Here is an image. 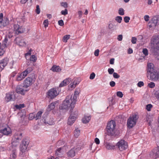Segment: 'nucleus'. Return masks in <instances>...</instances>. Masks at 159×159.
Here are the masks:
<instances>
[{
  "label": "nucleus",
  "instance_id": "nucleus-32",
  "mask_svg": "<svg viewBox=\"0 0 159 159\" xmlns=\"http://www.w3.org/2000/svg\"><path fill=\"white\" fill-rule=\"evenodd\" d=\"M70 35H66L64 36L63 38L62 41L64 42H66L67 40L70 39Z\"/></svg>",
  "mask_w": 159,
  "mask_h": 159
},
{
  "label": "nucleus",
  "instance_id": "nucleus-45",
  "mask_svg": "<svg viewBox=\"0 0 159 159\" xmlns=\"http://www.w3.org/2000/svg\"><path fill=\"white\" fill-rule=\"evenodd\" d=\"M43 24L45 28L47 27L48 24V20L47 19L43 21Z\"/></svg>",
  "mask_w": 159,
  "mask_h": 159
},
{
  "label": "nucleus",
  "instance_id": "nucleus-55",
  "mask_svg": "<svg viewBox=\"0 0 159 159\" xmlns=\"http://www.w3.org/2000/svg\"><path fill=\"white\" fill-rule=\"evenodd\" d=\"M144 83L143 81H139L137 84V86L139 87H141L144 85Z\"/></svg>",
  "mask_w": 159,
  "mask_h": 159
},
{
  "label": "nucleus",
  "instance_id": "nucleus-43",
  "mask_svg": "<svg viewBox=\"0 0 159 159\" xmlns=\"http://www.w3.org/2000/svg\"><path fill=\"white\" fill-rule=\"evenodd\" d=\"M34 118H35V116L34 114L33 113L30 114L29 117V120H31Z\"/></svg>",
  "mask_w": 159,
  "mask_h": 159
},
{
  "label": "nucleus",
  "instance_id": "nucleus-17",
  "mask_svg": "<svg viewBox=\"0 0 159 159\" xmlns=\"http://www.w3.org/2000/svg\"><path fill=\"white\" fill-rule=\"evenodd\" d=\"M66 147L63 146V147L60 148L56 150L55 152V154L57 156H61L63 155V152L65 151Z\"/></svg>",
  "mask_w": 159,
  "mask_h": 159
},
{
  "label": "nucleus",
  "instance_id": "nucleus-20",
  "mask_svg": "<svg viewBox=\"0 0 159 159\" xmlns=\"http://www.w3.org/2000/svg\"><path fill=\"white\" fill-rule=\"evenodd\" d=\"M155 70L153 64L151 63H148L147 74Z\"/></svg>",
  "mask_w": 159,
  "mask_h": 159
},
{
  "label": "nucleus",
  "instance_id": "nucleus-12",
  "mask_svg": "<svg viewBox=\"0 0 159 159\" xmlns=\"http://www.w3.org/2000/svg\"><path fill=\"white\" fill-rule=\"evenodd\" d=\"M151 80L156 81L159 80V73L156 70L147 74Z\"/></svg>",
  "mask_w": 159,
  "mask_h": 159
},
{
  "label": "nucleus",
  "instance_id": "nucleus-57",
  "mask_svg": "<svg viewBox=\"0 0 159 159\" xmlns=\"http://www.w3.org/2000/svg\"><path fill=\"white\" fill-rule=\"evenodd\" d=\"M61 6L64 8H67V4L66 2H62L61 3Z\"/></svg>",
  "mask_w": 159,
  "mask_h": 159
},
{
  "label": "nucleus",
  "instance_id": "nucleus-31",
  "mask_svg": "<svg viewBox=\"0 0 159 159\" xmlns=\"http://www.w3.org/2000/svg\"><path fill=\"white\" fill-rule=\"evenodd\" d=\"M47 123L50 125H53L54 124V120L53 118H50L49 120H48Z\"/></svg>",
  "mask_w": 159,
  "mask_h": 159
},
{
  "label": "nucleus",
  "instance_id": "nucleus-54",
  "mask_svg": "<svg viewBox=\"0 0 159 159\" xmlns=\"http://www.w3.org/2000/svg\"><path fill=\"white\" fill-rule=\"evenodd\" d=\"M13 35V31H10L9 32L8 35L7 36V37H8L9 38H11L12 37Z\"/></svg>",
  "mask_w": 159,
  "mask_h": 159
},
{
  "label": "nucleus",
  "instance_id": "nucleus-38",
  "mask_svg": "<svg viewBox=\"0 0 159 159\" xmlns=\"http://www.w3.org/2000/svg\"><path fill=\"white\" fill-rule=\"evenodd\" d=\"M3 15L2 13L0 14V28L2 25V20H3Z\"/></svg>",
  "mask_w": 159,
  "mask_h": 159
},
{
  "label": "nucleus",
  "instance_id": "nucleus-8",
  "mask_svg": "<svg viewBox=\"0 0 159 159\" xmlns=\"http://www.w3.org/2000/svg\"><path fill=\"white\" fill-rule=\"evenodd\" d=\"M78 112L77 111H72L67 121V124L69 125H71L75 121L77 117Z\"/></svg>",
  "mask_w": 159,
  "mask_h": 159
},
{
  "label": "nucleus",
  "instance_id": "nucleus-49",
  "mask_svg": "<svg viewBox=\"0 0 159 159\" xmlns=\"http://www.w3.org/2000/svg\"><path fill=\"white\" fill-rule=\"evenodd\" d=\"M16 156V155L15 152H13L10 155V157L11 159H15Z\"/></svg>",
  "mask_w": 159,
  "mask_h": 159
},
{
  "label": "nucleus",
  "instance_id": "nucleus-27",
  "mask_svg": "<svg viewBox=\"0 0 159 159\" xmlns=\"http://www.w3.org/2000/svg\"><path fill=\"white\" fill-rule=\"evenodd\" d=\"M14 95L11 93H8L6 94V96L5 98V101L7 102H8L11 100Z\"/></svg>",
  "mask_w": 159,
  "mask_h": 159
},
{
  "label": "nucleus",
  "instance_id": "nucleus-51",
  "mask_svg": "<svg viewBox=\"0 0 159 159\" xmlns=\"http://www.w3.org/2000/svg\"><path fill=\"white\" fill-rule=\"evenodd\" d=\"M115 25H113L112 23H110L108 25V28L110 29H114L115 28Z\"/></svg>",
  "mask_w": 159,
  "mask_h": 159
},
{
  "label": "nucleus",
  "instance_id": "nucleus-11",
  "mask_svg": "<svg viewBox=\"0 0 159 159\" xmlns=\"http://www.w3.org/2000/svg\"><path fill=\"white\" fill-rule=\"evenodd\" d=\"M116 146L118 147L119 150L121 151L125 150L128 147L127 143L122 140L116 143Z\"/></svg>",
  "mask_w": 159,
  "mask_h": 159
},
{
  "label": "nucleus",
  "instance_id": "nucleus-46",
  "mask_svg": "<svg viewBox=\"0 0 159 159\" xmlns=\"http://www.w3.org/2000/svg\"><path fill=\"white\" fill-rule=\"evenodd\" d=\"M116 95L118 97H119L120 98H121L123 97V95L122 92L120 91H118L117 92Z\"/></svg>",
  "mask_w": 159,
  "mask_h": 159
},
{
  "label": "nucleus",
  "instance_id": "nucleus-16",
  "mask_svg": "<svg viewBox=\"0 0 159 159\" xmlns=\"http://www.w3.org/2000/svg\"><path fill=\"white\" fill-rule=\"evenodd\" d=\"M150 156L154 158L159 157V146L156 149L153 150L150 153Z\"/></svg>",
  "mask_w": 159,
  "mask_h": 159
},
{
  "label": "nucleus",
  "instance_id": "nucleus-9",
  "mask_svg": "<svg viewBox=\"0 0 159 159\" xmlns=\"http://www.w3.org/2000/svg\"><path fill=\"white\" fill-rule=\"evenodd\" d=\"M59 93L57 89L53 88L50 89L47 93V97L50 99H53L58 95Z\"/></svg>",
  "mask_w": 159,
  "mask_h": 159
},
{
  "label": "nucleus",
  "instance_id": "nucleus-23",
  "mask_svg": "<svg viewBox=\"0 0 159 159\" xmlns=\"http://www.w3.org/2000/svg\"><path fill=\"white\" fill-rule=\"evenodd\" d=\"M14 28L16 30V33H22L24 31V29L21 27H20L18 25H14Z\"/></svg>",
  "mask_w": 159,
  "mask_h": 159
},
{
  "label": "nucleus",
  "instance_id": "nucleus-50",
  "mask_svg": "<svg viewBox=\"0 0 159 159\" xmlns=\"http://www.w3.org/2000/svg\"><path fill=\"white\" fill-rule=\"evenodd\" d=\"M114 70L113 68H109L108 70V72L109 74H112L114 73Z\"/></svg>",
  "mask_w": 159,
  "mask_h": 159
},
{
  "label": "nucleus",
  "instance_id": "nucleus-64",
  "mask_svg": "<svg viewBox=\"0 0 159 159\" xmlns=\"http://www.w3.org/2000/svg\"><path fill=\"white\" fill-rule=\"evenodd\" d=\"M110 85L112 87H114L116 85L115 82L114 81H111L110 82Z\"/></svg>",
  "mask_w": 159,
  "mask_h": 159
},
{
  "label": "nucleus",
  "instance_id": "nucleus-41",
  "mask_svg": "<svg viewBox=\"0 0 159 159\" xmlns=\"http://www.w3.org/2000/svg\"><path fill=\"white\" fill-rule=\"evenodd\" d=\"M6 50L4 48H0V56H2L3 55L5 52Z\"/></svg>",
  "mask_w": 159,
  "mask_h": 159
},
{
  "label": "nucleus",
  "instance_id": "nucleus-25",
  "mask_svg": "<svg viewBox=\"0 0 159 159\" xmlns=\"http://www.w3.org/2000/svg\"><path fill=\"white\" fill-rule=\"evenodd\" d=\"M153 26L154 28L159 24V20L157 17H153L151 20Z\"/></svg>",
  "mask_w": 159,
  "mask_h": 159
},
{
  "label": "nucleus",
  "instance_id": "nucleus-61",
  "mask_svg": "<svg viewBox=\"0 0 159 159\" xmlns=\"http://www.w3.org/2000/svg\"><path fill=\"white\" fill-rule=\"evenodd\" d=\"M136 42V38L135 37H133L131 39V42L133 44H135Z\"/></svg>",
  "mask_w": 159,
  "mask_h": 159
},
{
  "label": "nucleus",
  "instance_id": "nucleus-60",
  "mask_svg": "<svg viewBox=\"0 0 159 159\" xmlns=\"http://www.w3.org/2000/svg\"><path fill=\"white\" fill-rule=\"evenodd\" d=\"M58 24L61 26H63L64 25L63 21L62 20L58 21Z\"/></svg>",
  "mask_w": 159,
  "mask_h": 159
},
{
  "label": "nucleus",
  "instance_id": "nucleus-29",
  "mask_svg": "<svg viewBox=\"0 0 159 159\" xmlns=\"http://www.w3.org/2000/svg\"><path fill=\"white\" fill-rule=\"evenodd\" d=\"M55 107V103L52 102L48 106L47 108V110L48 111H50L54 109Z\"/></svg>",
  "mask_w": 159,
  "mask_h": 159
},
{
  "label": "nucleus",
  "instance_id": "nucleus-30",
  "mask_svg": "<svg viewBox=\"0 0 159 159\" xmlns=\"http://www.w3.org/2000/svg\"><path fill=\"white\" fill-rule=\"evenodd\" d=\"M80 134V130L78 129H75L74 132V135L75 137H78Z\"/></svg>",
  "mask_w": 159,
  "mask_h": 159
},
{
  "label": "nucleus",
  "instance_id": "nucleus-26",
  "mask_svg": "<svg viewBox=\"0 0 159 159\" xmlns=\"http://www.w3.org/2000/svg\"><path fill=\"white\" fill-rule=\"evenodd\" d=\"M91 119V116L89 115H85L82 119L83 123L86 124L88 123Z\"/></svg>",
  "mask_w": 159,
  "mask_h": 159
},
{
  "label": "nucleus",
  "instance_id": "nucleus-28",
  "mask_svg": "<svg viewBox=\"0 0 159 159\" xmlns=\"http://www.w3.org/2000/svg\"><path fill=\"white\" fill-rule=\"evenodd\" d=\"M51 70L54 72H59L61 71V69L60 67L56 65H54L52 66Z\"/></svg>",
  "mask_w": 159,
  "mask_h": 159
},
{
  "label": "nucleus",
  "instance_id": "nucleus-5",
  "mask_svg": "<svg viewBox=\"0 0 159 159\" xmlns=\"http://www.w3.org/2000/svg\"><path fill=\"white\" fill-rule=\"evenodd\" d=\"M33 69L31 67H29L21 73H18L16 77V80L18 81L22 80L28 74L30 73Z\"/></svg>",
  "mask_w": 159,
  "mask_h": 159
},
{
  "label": "nucleus",
  "instance_id": "nucleus-62",
  "mask_svg": "<svg viewBox=\"0 0 159 159\" xmlns=\"http://www.w3.org/2000/svg\"><path fill=\"white\" fill-rule=\"evenodd\" d=\"M144 19L146 21H148L149 20V16L148 15H146L144 16Z\"/></svg>",
  "mask_w": 159,
  "mask_h": 159
},
{
  "label": "nucleus",
  "instance_id": "nucleus-13",
  "mask_svg": "<svg viewBox=\"0 0 159 159\" xmlns=\"http://www.w3.org/2000/svg\"><path fill=\"white\" fill-rule=\"evenodd\" d=\"M29 90V89L25 88L23 85V86L21 85H19L16 86V91L18 93L22 95H24L25 93L28 91Z\"/></svg>",
  "mask_w": 159,
  "mask_h": 159
},
{
  "label": "nucleus",
  "instance_id": "nucleus-18",
  "mask_svg": "<svg viewBox=\"0 0 159 159\" xmlns=\"http://www.w3.org/2000/svg\"><path fill=\"white\" fill-rule=\"evenodd\" d=\"M80 148H79L77 149L76 148H73L70 149L67 153V155L70 157H74L75 154L76 152L78 150H79Z\"/></svg>",
  "mask_w": 159,
  "mask_h": 159
},
{
  "label": "nucleus",
  "instance_id": "nucleus-59",
  "mask_svg": "<svg viewBox=\"0 0 159 159\" xmlns=\"http://www.w3.org/2000/svg\"><path fill=\"white\" fill-rule=\"evenodd\" d=\"M99 50L98 49L96 50L94 52V55L95 56H98L99 54Z\"/></svg>",
  "mask_w": 159,
  "mask_h": 159
},
{
  "label": "nucleus",
  "instance_id": "nucleus-63",
  "mask_svg": "<svg viewBox=\"0 0 159 159\" xmlns=\"http://www.w3.org/2000/svg\"><path fill=\"white\" fill-rule=\"evenodd\" d=\"M64 144V142L62 140L59 141L57 143V144L58 146L62 145H63Z\"/></svg>",
  "mask_w": 159,
  "mask_h": 159
},
{
  "label": "nucleus",
  "instance_id": "nucleus-35",
  "mask_svg": "<svg viewBox=\"0 0 159 159\" xmlns=\"http://www.w3.org/2000/svg\"><path fill=\"white\" fill-rule=\"evenodd\" d=\"M15 107L17 109H20L24 107L25 106L24 104H20L19 105H15Z\"/></svg>",
  "mask_w": 159,
  "mask_h": 159
},
{
  "label": "nucleus",
  "instance_id": "nucleus-52",
  "mask_svg": "<svg viewBox=\"0 0 159 159\" xmlns=\"http://www.w3.org/2000/svg\"><path fill=\"white\" fill-rule=\"evenodd\" d=\"M95 76V74L94 72L92 73L90 75L89 79L91 80L93 79Z\"/></svg>",
  "mask_w": 159,
  "mask_h": 159
},
{
  "label": "nucleus",
  "instance_id": "nucleus-7",
  "mask_svg": "<svg viewBox=\"0 0 159 159\" xmlns=\"http://www.w3.org/2000/svg\"><path fill=\"white\" fill-rule=\"evenodd\" d=\"M22 138V134L20 132H17L15 133L12 139V145L14 147L17 146Z\"/></svg>",
  "mask_w": 159,
  "mask_h": 159
},
{
  "label": "nucleus",
  "instance_id": "nucleus-36",
  "mask_svg": "<svg viewBox=\"0 0 159 159\" xmlns=\"http://www.w3.org/2000/svg\"><path fill=\"white\" fill-rule=\"evenodd\" d=\"M37 60V57L34 55H31L30 58V60L31 61L35 62Z\"/></svg>",
  "mask_w": 159,
  "mask_h": 159
},
{
  "label": "nucleus",
  "instance_id": "nucleus-47",
  "mask_svg": "<svg viewBox=\"0 0 159 159\" xmlns=\"http://www.w3.org/2000/svg\"><path fill=\"white\" fill-rule=\"evenodd\" d=\"M142 52L143 54L145 56H147L148 55V51L146 48L143 49Z\"/></svg>",
  "mask_w": 159,
  "mask_h": 159
},
{
  "label": "nucleus",
  "instance_id": "nucleus-53",
  "mask_svg": "<svg viewBox=\"0 0 159 159\" xmlns=\"http://www.w3.org/2000/svg\"><path fill=\"white\" fill-rule=\"evenodd\" d=\"M113 77L116 79H118L120 77V76L117 73L114 72L113 74Z\"/></svg>",
  "mask_w": 159,
  "mask_h": 159
},
{
  "label": "nucleus",
  "instance_id": "nucleus-48",
  "mask_svg": "<svg viewBox=\"0 0 159 159\" xmlns=\"http://www.w3.org/2000/svg\"><path fill=\"white\" fill-rule=\"evenodd\" d=\"M36 13L38 14H39L40 12V10L39 5L36 6V8L35 10Z\"/></svg>",
  "mask_w": 159,
  "mask_h": 159
},
{
  "label": "nucleus",
  "instance_id": "nucleus-34",
  "mask_svg": "<svg viewBox=\"0 0 159 159\" xmlns=\"http://www.w3.org/2000/svg\"><path fill=\"white\" fill-rule=\"evenodd\" d=\"M122 19V17L121 16H116L115 18L116 21L119 23H121Z\"/></svg>",
  "mask_w": 159,
  "mask_h": 159
},
{
  "label": "nucleus",
  "instance_id": "nucleus-19",
  "mask_svg": "<svg viewBox=\"0 0 159 159\" xmlns=\"http://www.w3.org/2000/svg\"><path fill=\"white\" fill-rule=\"evenodd\" d=\"M106 148L108 150H111L115 149V145L113 143L108 142H106L104 144Z\"/></svg>",
  "mask_w": 159,
  "mask_h": 159
},
{
  "label": "nucleus",
  "instance_id": "nucleus-3",
  "mask_svg": "<svg viewBox=\"0 0 159 159\" xmlns=\"http://www.w3.org/2000/svg\"><path fill=\"white\" fill-rule=\"evenodd\" d=\"M139 116L136 114L131 115L128 118L127 121V125L129 128H131L136 124L139 119Z\"/></svg>",
  "mask_w": 159,
  "mask_h": 159
},
{
  "label": "nucleus",
  "instance_id": "nucleus-1",
  "mask_svg": "<svg viewBox=\"0 0 159 159\" xmlns=\"http://www.w3.org/2000/svg\"><path fill=\"white\" fill-rule=\"evenodd\" d=\"M79 94L78 92L75 91L73 95L67 96L62 104L59 107V109L68 110L69 108H73L77 102Z\"/></svg>",
  "mask_w": 159,
  "mask_h": 159
},
{
  "label": "nucleus",
  "instance_id": "nucleus-56",
  "mask_svg": "<svg viewBox=\"0 0 159 159\" xmlns=\"http://www.w3.org/2000/svg\"><path fill=\"white\" fill-rule=\"evenodd\" d=\"M152 107V106L150 104H148L146 106V109L148 111H150Z\"/></svg>",
  "mask_w": 159,
  "mask_h": 159
},
{
  "label": "nucleus",
  "instance_id": "nucleus-42",
  "mask_svg": "<svg viewBox=\"0 0 159 159\" xmlns=\"http://www.w3.org/2000/svg\"><path fill=\"white\" fill-rule=\"evenodd\" d=\"M61 13L62 15L65 16L68 13L67 10L66 9H65L64 10L61 11Z\"/></svg>",
  "mask_w": 159,
  "mask_h": 159
},
{
  "label": "nucleus",
  "instance_id": "nucleus-10",
  "mask_svg": "<svg viewBox=\"0 0 159 159\" xmlns=\"http://www.w3.org/2000/svg\"><path fill=\"white\" fill-rule=\"evenodd\" d=\"M35 80L31 77H28L25 79L23 82V85L25 88L28 89L35 82Z\"/></svg>",
  "mask_w": 159,
  "mask_h": 159
},
{
  "label": "nucleus",
  "instance_id": "nucleus-15",
  "mask_svg": "<svg viewBox=\"0 0 159 159\" xmlns=\"http://www.w3.org/2000/svg\"><path fill=\"white\" fill-rule=\"evenodd\" d=\"M16 43L20 46L25 47L26 45V43L25 40L24 39L17 38L16 39Z\"/></svg>",
  "mask_w": 159,
  "mask_h": 159
},
{
  "label": "nucleus",
  "instance_id": "nucleus-6",
  "mask_svg": "<svg viewBox=\"0 0 159 159\" xmlns=\"http://www.w3.org/2000/svg\"><path fill=\"white\" fill-rule=\"evenodd\" d=\"M29 144L28 141H23L20 146V155L21 157L26 156L27 152V149Z\"/></svg>",
  "mask_w": 159,
  "mask_h": 159
},
{
  "label": "nucleus",
  "instance_id": "nucleus-33",
  "mask_svg": "<svg viewBox=\"0 0 159 159\" xmlns=\"http://www.w3.org/2000/svg\"><path fill=\"white\" fill-rule=\"evenodd\" d=\"M43 113V111H39L35 116L36 119L37 120L40 118Z\"/></svg>",
  "mask_w": 159,
  "mask_h": 159
},
{
  "label": "nucleus",
  "instance_id": "nucleus-40",
  "mask_svg": "<svg viewBox=\"0 0 159 159\" xmlns=\"http://www.w3.org/2000/svg\"><path fill=\"white\" fill-rule=\"evenodd\" d=\"M76 85L73 82L71 83L69 86V87L70 89H74L76 87Z\"/></svg>",
  "mask_w": 159,
  "mask_h": 159
},
{
  "label": "nucleus",
  "instance_id": "nucleus-21",
  "mask_svg": "<svg viewBox=\"0 0 159 159\" xmlns=\"http://www.w3.org/2000/svg\"><path fill=\"white\" fill-rule=\"evenodd\" d=\"M11 43L10 42L8 41L7 36H6L5 39L2 41V45L3 46L6 48L8 47L9 46L11 45Z\"/></svg>",
  "mask_w": 159,
  "mask_h": 159
},
{
  "label": "nucleus",
  "instance_id": "nucleus-39",
  "mask_svg": "<svg viewBox=\"0 0 159 159\" xmlns=\"http://www.w3.org/2000/svg\"><path fill=\"white\" fill-rule=\"evenodd\" d=\"M118 13L120 15H123L124 14V10L122 8H119L118 11Z\"/></svg>",
  "mask_w": 159,
  "mask_h": 159
},
{
  "label": "nucleus",
  "instance_id": "nucleus-58",
  "mask_svg": "<svg viewBox=\"0 0 159 159\" xmlns=\"http://www.w3.org/2000/svg\"><path fill=\"white\" fill-rule=\"evenodd\" d=\"M130 18L128 16H125L124 18V20L125 23H128L130 20Z\"/></svg>",
  "mask_w": 159,
  "mask_h": 159
},
{
  "label": "nucleus",
  "instance_id": "nucleus-4",
  "mask_svg": "<svg viewBox=\"0 0 159 159\" xmlns=\"http://www.w3.org/2000/svg\"><path fill=\"white\" fill-rule=\"evenodd\" d=\"M151 46L154 54L157 52V50L159 49V40L157 36H153L151 39Z\"/></svg>",
  "mask_w": 159,
  "mask_h": 159
},
{
  "label": "nucleus",
  "instance_id": "nucleus-2",
  "mask_svg": "<svg viewBox=\"0 0 159 159\" xmlns=\"http://www.w3.org/2000/svg\"><path fill=\"white\" fill-rule=\"evenodd\" d=\"M116 124L115 121L111 120L108 123L106 130L108 135L113 136L116 135Z\"/></svg>",
  "mask_w": 159,
  "mask_h": 159
},
{
  "label": "nucleus",
  "instance_id": "nucleus-14",
  "mask_svg": "<svg viewBox=\"0 0 159 159\" xmlns=\"http://www.w3.org/2000/svg\"><path fill=\"white\" fill-rule=\"evenodd\" d=\"M0 133L4 135L8 136L11 134L12 131L10 127L7 125L2 128L0 130Z\"/></svg>",
  "mask_w": 159,
  "mask_h": 159
},
{
  "label": "nucleus",
  "instance_id": "nucleus-37",
  "mask_svg": "<svg viewBox=\"0 0 159 159\" xmlns=\"http://www.w3.org/2000/svg\"><path fill=\"white\" fill-rule=\"evenodd\" d=\"M155 84L153 82H150L148 84V86L150 88H153L155 86Z\"/></svg>",
  "mask_w": 159,
  "mask_h": 159
},
{
  "label": "nucleus",
  "instance_id": "nucleus-44",
  "mask_svg": "<svg viewBox=\"0 0 159 159\" xmlns=\"http://www.w3.org/2000/svg\"><path fill=\"white\" fill-rule=\"evenodd\" d=\"M80 81V79L76 78L74 80L73 82L74 83V84H75L76 85L79 84Z\"/></svg>",
  "mask_w": 159,
  "mask_h": 159
},
{
  "label": "nucleus",
  "instance_id": "nucleus-22",
  "mask_svg": "<svg viewBox=\"0 0 159 159\" xmlns=\"http://www.w3.org/2000/svg\"><path fill=\"white\" fill-rule=\"evenodd\" d=\"M8 60L7 58H5L0 61V67L4 68L7 64Z\"/></svg>",
  "mask_w": 159,
  "mask_h": 159
},
{
  "label": "nucleus",
  "instance_id": "nucleus-24",
  "mask_svg": "<svg viewBox=\"0 0 159 159\" xmlns=\"http://www.w3.org/2000/svg\"><path fill=\"white\" fill-rule=\"evenodd\" d=\"M71 79L70 78H67L63 80L59 85L60 87H62L68 84L70 81Z\"/></svg>",
  "mask_w": 159,
  "mask_h": 159
}]
</instances>
